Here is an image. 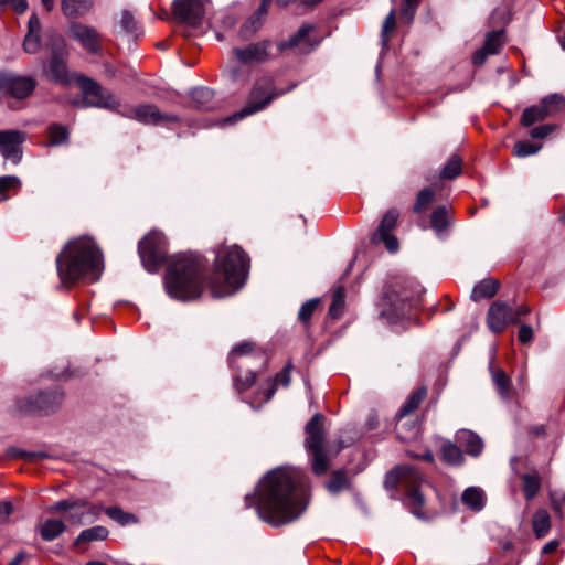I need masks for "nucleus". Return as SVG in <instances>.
<instances>
[{"instance_id":"f257e3e1","label":"nucleus","mask_w":565,"mask_h":565,"mask_svg":"<svg viewBox=\"0 0 565 565\" xmlns=\"http://www.w3.org/2000/svg\"><path fill=\"white\" fill-rule=\"evenodd\" d=\"M307 477L297 469L268 472L255 494L245 497L247 508L255 507L258 516L278 527L297 520L307 508Z\"/></svg>"},{"instance_id":"f03ea898","label":"nucleus","mask_w":565,"mask_h":565,"mask_svg":"<svg viewBox=\"0 0 565 565\" xmlns=\"http://www.w3.org/2000/svg\"><path fill=\"white\" fill-rule=\"evenodd\" d=\"M56 269L65 287L85 277L97 280L103 270V254L94 239L79 237L68 242L58 254Z\"/></svg>"},{"instance_id":"7ed1b4c3","label":"nucleus","mask_w":565,"mask_h":565,"mask_svg":"<svg viewBox=\"0 0 565 565\" xmlns=\"http://www.w3.org/2000/svg\"><path fill=\"white\" fill-rule=\"evenodd\" d=\"M204 282L203 259L193 254L175 256L170 263L164 277L168 295L178 300L198 298Z\"/></svg>"},{"instance_id":"20e7f679","label":"nucleus","mask_w":565,"mask_h":565,"mask_svg":"<svg viewBox=\"0 0 565 565\" xmlns=\"http://www.w3.org/2000/svg\"><path fill=\"white\" fill-rule=\"evenodd\" d=\"M215 266L224 276L226 289L220 290L214 281H211V292L220 298L232 294L233 289L244 285L249 269V259L246 253L233 245L220 252L215 259Z\"/></svg>"},{"instance_id":"39448f33","label":"nucleus","mask_w":565,"mask_h":565,"mask_svg":"<svg viewBox=\"0 0 565 565\" xmlns=\"http://www.w3.org/2000/svg\"><path fill=\"white\" fill-rule=\"evenodd\" d=\"M323 420L324 417L321 414H316L306 425L307 438L305 445L310 454L311 470L316 476L324 475L331 460L343 448L340 445L332 450L331 446L324 443Z\"/></svg>"},{"instance_id":"423d86ee","label":"nucleus","mask_w":565,"mask_h":565,"mask_svg":"<svg viewBox=\"0 0 565 565\" xmlns=\"http://www.w3.org/2000/svg\"><path fill=\"white\" fill-rule=\"evenodd\" d=\"M420 473L409 466H398L386 475L385 487L395 488L402 484L406 489V503L413 509L414 514L417 509L424 505V497L420 493V486L424 483Z\"/></svg>"},{"instance_id":"0eeeda50","label":"nucleus","mask_w":565,"mask_h":565,"mask_svg":"<svg viewBox=\"0 0 565 565\" xmlns=\"http://www.w3.org/2000/svg\"><path fill=\"white\" fill-rule=\"evenodd\" d=\"M284 89H277L271 77L258 78L252 88L249 98L245 107L224 120L225 124L238 121L247 116L265 109L273 99L284 95Z\"/></svg>"},{"instance_id":"6e6552de","label":"nucleus","mask_w":565,"mask_h":565,"mask_svg":"<svg viewBox=\"0 0 565 565\" xmlns=\"http://www.w3.org/2000/svg\"><path fill=\"white\" fill-rule=\"evenodd\" d=\"M141 263L147 271L156 273L167 256V241L161 232L152 231L138 245Z\"/></svg>"},{"instance_id":"1a4fd4ad","label":"nucleus","mask_w":565,"mask_h":565,"mask_svg":"<svg viewBox=\"0 0 565 565\" xmlns=\"http://www.w3.org/2000/svg\"><path fill=\"white\" fill-rule=\"evenodd\" d=\"M419 295V288L412 280L397 281L390 286L385 292L383 300L392 307L395 316L403 315L407 308L412 307L414 300Z\"/></svg>"},{"instance_id":"9d476101","label":"nucleus","mask_w":565,"mask_h":565,"mask_svg":"<svg viewBox=\"0 0 565 565\" xmlns=\"http://www.w3.org/2000/svg\"><path fill=\"white\" fill-rule=\"evenodd\" d=\"M79 86L83 93V106L117 109L120 107L118 98L106 88H103L95 81L82 77Z\"/></svg>"},{"instance_id":"9b49d317","label":"nucleus","mask_w":565,"mask_h":565,"mask_svg":"<svg viewBox=\"0 0 565 565\" xmlns=\"http://www.w3.org/2000/svg\"><path fill=\"white\" fill-rule=\"evenodd\" d=\"M63 399L58 391L39 392L17 403L21 414L47 415L54 412Z\"/></svg>"},{"instance_id":"f8f14e48","label":"nucleus","mask_w":565,"mask_h":565,"mask_svg":"<svg viewBox=\"0 0 565 565\" xmlns=\"http://www.w3.org/2000/svg\"><path fill=\"white\" fill-rule=\"evenodd\" d=\"M35 86L36 82L31 76L0 73V99L26 98L33 93Z\"/></svg>"},{"instance_id":"ddd939ff","label":"nucleus","mask_w":565,"mask_h":565,"mask_svg":"<svg viewBox=\"0 0 565 565\" xmlns=\"http://www.w3.org/2000/svg\"><path fill=\"white\" fill-rule=\"evenodd\" d=\"M118 113L145 125H160L178 120L175 116L162 114L157 106L151 104L125 106Z\"/></svg>"},{"instance_id":"4468645a","label":"nucleus","mask_w":565,"mask_h":565,"mask_svg":"<svg viewBox=\"0 0 565 565\" xmlns=\"http://www.w3.org/2000/svg\"><path fill=\"white\" fill-rule=\"evenodd\" d=\"M209 0H174V18L189 26H199L205 15V4Z\"/></svg>"},{"instance_id":"2eb2a0df","label":"nucleus","mask_w":565,"mask_h":565,"mask_svg":"<svg viewBox=\"0 0 565 565\" xmlns=\"http://www.w3.org/2000/svg\"><path fill=\"white\" fill-rule=\"evenodd\" d=\"M399 217V213L396 209L388 210L377 230L374 232V234L371 237V242L374 245L384 244L385 248L390 253H395L399 248L398 239L395 235L392 234L393 230L395 228L397 224V220Z\"/></svg>"},{"instance_id":"dca6fc26","label":"nucleus","mask_w":565,"mask_h":565,"mask_svg":"<svg viewBox=\"0 0 565 565\" xmlns=\"http://www.w3.org/2000/svg\"><path fill=\"white\" fill-rule=\"evenodd\" d=\"M487 323L494 333L503 332L511 323H516L514 309L504 301H494L487 313Z\"/></svg>"},{"instance_id":"f3484780","label":"nucleus","mask_w":565,"mask_h":565,"mask_svg":"<svg viewBox=\"0 0 565 565\" xmlns=\"http://www.w3.org/2000/svg\"><path fill=\"white\" fill-rule=\"evenodd\" d=\"M313 30V24H303L289 40L279 42L278 50L282 52L289 49H298L301 53L311 52L321 41L318 36L310 35Z\"/></svg>"},{"instance_id":"a211bd4d","label":"nucleus","mask_w":565,"mask_h":565,"mask_svg":"<svg viewBox=\"0 0 565 565\" xmlns=\"http://www.w3.org/2000/svg\"><path fill=\"white\" fill-rule=\"evenodd\" d=\"M68 38L78 42L88 53H100V34L92 26L73 23L68 30Z\"/></svg>"},{"instance_id":"6ab92c4d","label":"nucleus","mask_w":565,"mask_h":565,"mask_svg":"<svg viewBox=\"0 0 565 565\" xmlns=\"http://www.w3.org/2000/svg\"><path fill=\"white\" fill-rule=\"evenodd\" d=\"M271 42L260 41L245 47H234L233 55L243 64L264 63L270 56Z\"/></svg>"},{"instance_id":"aec40b11","label":"nucleus","mask_w":565,"mask_h":565,"mask_svg":"<svg viewBox=\"0 0 565 565\" xmlns=\"http://www.w3.org/2000/svg\"><path fill=\"white\" fill-rule=\"evenodd\" d=\"M24 141V135L18 130L0 131V152L6 160L18 163L21 160V143Z\"/></svg>"},{"instance_id":"412c9836","label":"nucleus","mask_w":565,"mask_h":565,"mask_svg":"<svg viewBox=\"0 0 565 565\" xmlns=\"http://www.w3.org/2000/svg\"><path fill=\"white\" fill-rule=\"evenodd\" d=\"M65 47L64 40L58 36L54 42V51L49 63L46 76L55 83L65 84L68 82L67 66L62 56L58 55Z\"/></svg>"},{"instance_id":"4be33fe9","label":"nucleus","mask_w":565,"mask_h":565,"mask_svg":"<svg viewBox=\"0 0 565 565\" xmlns=\"http://www.w3.org/2000/svg\"><path fill=\"white\" fill-rule=\"evenodd\" d=\"M239 358H258L262 364L267 362L266 354L250 341H243L231 350L228 354L230 366L235 367V363Z\"/></svg>"},{"instance_id":"5701e85b","label":"nucleus","mask_w":565,"mask_h":565,"mask_svg":"<svg viewBox=\"0 0 565 565\" xmlns=\"http://www.w3.org/2000/svg\"><path fill=\"white\" fill-rule=\"evenodd\" d=\"M457 443L471 456H479L483 449L481 438L471 430L461 429L456 434Z\"/></svg>"},{"instance_id":"b1692460","label":"nucleus","mask_w":565,"mask_h":565,"mask_svg":"<svg viewBox=\"0 0 565 565\" xmlns=\"http://www.w3.org/2000/svg\"><path fill=\"white\" fill-rule=\"evenodd\" d=\"M462 503L473 512H480L486 507L484 491L479 487H469L461 494Z\"/></svg>"},{"instance_id":"393cba45","label":"nucleus","mask_w":565,"mask_h":565,"mask_svg":"<svg viewBox=\"0 0 565 565\" xmlns=\"http://www.w3.org/2000/svg\"><path fill=\"white\" fill-rule=\"evenodd\" d=\"M38 532L46 541H53L63 534L66 530L64 521L60 519H46L38 525Z\"/></svg>"},{"instance_id":"a878e982","label":"nucleus","mask_w":565,"mask_h":565,"mask_svg":"<svg viewBox=\"0 0 565 565\" xmlns=\"http://www.w3.org/2000/svg\"><path fill=\"white\" fill-rule=\"evenodd\" d=\"M76 503L81 505V508H72V510L68 512L67 520L72 524H83L87 516H97L99 513V509L95 505H92L90 503L76 499Z\"/></svg>"},{"instance_id":"bb28decb","label":"nucleus","mask_w":565,"mask_h":565,"mask_svg":"<svg viewBox=\"0 0 565 565\" xmlns=\"http://www.w3.org/2000/svg\"><path fill=\"white\" fill-rule=\"evenodd\" d=\"M500 284L498 280L493 278H487L478 282L471 292V299L473 301H479L481 299L492 298L498 289Z\"/></svg>"},{"instance_id":"cd10ccee","label":"nucleus","mask_w":565,"mask_h":565,"mask_svg":"<svg viewBox=\"0 0 565 565\" xmlns=\"http://www.w3.org/2000/svg\"><path fill=\"white\" fill-rule=\"evenodd\" d=\"M491 376L499 395L503 399H509L511 393V380L508 374L501 369H495L491 370Z\"/></svg>"},{"instance_id":"c85d7f7f","label":"nucleus","mask_w":565,"mask_h":565,"mask_svg":"<svg viewBox=\"0 0 565 565\" xmlns=\"http://www.w3.org/2000/svg\"><path fill=\"white\" fill-rule=\"evenodd\" d=\"M93 6V0H62V11L67 17L86 13Z\"/></svg>"},{"instance_id":"c756f323","label":"nucleus","mask_w":565,"mask_h":565,"mask_svg":"<svg viewBox=\"0 0 565 565\" xmlns=\"http://www.w3.org/2000/svg\"><path fill=\"white\" fill-rule=\"evenodd\" d=\"M532 526L536 537H544L551 529V518L546 510H537L532 519Z\"/></svg>"},{"instance_id":"7c9ffc66","label":"nucleus","mask_w":565,"mask_h":565,"mask_svg":"<svg viewBox=\"0 0 565 565\" xmlns=\"http://www.w3.org/2000/svg\"><path fill=\"white\" fill-rule=\"evenodd\" d=\"M540 102L547 117L555 116L565 109V97L559 94H551Z\"/></svg>"},{"instance_id":"2f4dec72","label":"nucleus","mask_w":565,"mask_h":565,"mask_svg":"<svg viewBox=\"0 0 565 565\" xmlns=\"http://www.w3.org/2000/svg\"><path fill=\"white\" fill-rule=\"evenodd\" d=\"M109 532L105 526L96 525L90 529H86L79 533L75 544L88 543L94 541H104L108 537Z\"/></svg>"},{"instance_id":"473e14b6","label":"nucleus","mask_w":565,"mask_h":565,"mask_svg":"<svg viewBox=\"0 0 565 565\" xmlns=\"http://www.w3.org/2000/svg\"><path fill=\"white\" fill-rule=\"evenodd\" d=\"M291 364L288 363L275 377L268 383V388L265 392L264 401L268 402L276 392V384L279 383L282 386H288L291 380Z\"/></svg>"},{"instance_id":"72a5a7b5","label":"nucleus","mask_w":565,"mask_h":565,"mask_svg":"<svg viewBox=\"0 0 565 565\" xmlns=\"http://www.w3.org/2000/svg\"><path fill=\"white\" fill-rule=\"evenodd\" d=\"M548 118L541 102L537 105H533L523 110L521 117V124L525 127H530L537 121H543Z\"/></svg>"},{"instance_id":"f704fd0d","label":"nucleus","mask_w":565,"mask_h":565,"mask_svg":"<svg viewBox=\"0 0 565 565\" xmlns=\"http://www.w3.org/2000/svg\"><path fill=\"white\" fill-rule=\"evenodd\" d=\"M541 489V478L536 472L522 476V490L527 501L532 500Z\"/></svg>"},{"instance_id":"c9c22d12","label":"nucleus","mask_w":565,"mask_h":565,"mask_svg":"<svg viewBox=\"0 0 565 565\" xmlns=\"http://www.w3.org/2000/svg\"><path fill=\"white\" fill-rule=\"evenodd\" d=\"M427 395V388L420 387L417 391H415L408 399L405 402V404L401 407L398 411V418L402 419L403 417L407 416L412 412H414L419 404L424 401V398Z\"/></svg>"},{"instance_id":"e433bc0d","label":"nucleus","mask_w":565,"mask_h":565,"mask_svg":"<svg viewBox=\"0 0 565 565\" xmlns=\"http://www.w3.org/2000/svg\"><path fill=\"white\" fill-rule=\"evenodd\" d=\"M349 484H350V482L347 477V472L342 469H339V470H334L331 473L330 479L326 484V488L330 493L337 494V493L341 492L342 490L349 488Z\"/></svg>"},{"instance_id":"4c0bfd02","label":"nucleus","mask_w":565,"mask_h":565,"mask_svg":"<svg viewBox=\"0 0 565 565\" xmlns=\"http://www.w3.org/2000/svg\"><path fill=\"white\" fill-rule=\"evenodd\" d=\"M430 223L437 234L444 232L449 225L448 209L438 206L431 214Z\"/></svg>"},{"instance_id":"58836bf2","label":"nucleus","mask_w":565,"mask_h":565,"mask_svg":"<svg viewBox=\"0 0 565 565\" xmlns=\"http://www.w3.org/2000/svg\"><path fill=\"white\" fill-rule=\"evenodd\" d=\"M504 39H503V31H492L489 32L486 36L483 47L488 53L498 54L503 46Z\"/></svg>"},{"instance_id":"ea45409f","label":"nucleus","mask_w":565,"mask_h":565,"mask_svg":"<svg viewBox=\"0 0 565 565\" xmlns=\"http://www.w3.org/2000/svg\"><path fill=\"white\" fill-rule=\"evenodd\" d=\"M344 296L345 291L342 286H338L333 289L332 302L329 309V315L332 318H339L342 315L344 308Z\"/></svg>"},{"instance_id":"a19ab883","label":"nucleus","mask_w":565,"mask_h":565,"mask_svg":"<svg viewBox=\"0 0 565 565\" xmlns=\"http://www.w3.org/2000/svg\"><path fill=\"white\" fill-rule=\"evenodd\" d=\"M441 455L444 460L451 465L460 463L462 460L460 448L451 441H447L443 445Z\"/></svg>"},{"instance_id":"79ce46f5","label":"nucleus","mask_w":565,"mask_h":565,"mask_svg":"<svg viewBox=\"0 0 565 565\" xmlns=\"http://www.w3.org/2000/svg\"><path fill=\"white\" fill-rule=\"evenodd\" d=\"M105 512L111 520L116 521L120 525H127L137 522V518L134 514L127 513L118 507H109L105 510Z\"/></svg>"},{"instance_id":"37998d69","label":"nucleus","mask_w":565,"mask_h":565,"mask_svg":"<svg viewBox=\"0 0 565 565\" xmlns=\"http://www.w3.org/2000/svg\"><path fill=\"white\" fill-rule=\"evenodd\" d=\"M461 159L458 156H452L440 172L441 179H455L461 173Z\"/></svg>"},{"instance_id":"c03bdc74","label":"nucleus","mask_w":565,"mask_h":565,"mask_svg":"<svg viewBox=\"0 0 565 565\" xmlns=\"http://www.w3.org/2000/svg\"><path fill=\"white\" fill-rule=\"evenodd\" d=\"M434 199H435V192L431 189H429V188L423 189L417 194L416 201L414 203V206H413L414 213H420L424 210H426L431 204Z\"/></svg>"},{"instance_id":"a18cd8bd","label":"nucleus","mask_w":565,"mask_h":565,"mask_svg":"<svg viewBox=\"0 0 565 565\" xmlns=\"http://www.w3.org/2000/svg\"><path fill=\"white\" fill-rule=\"evenodd\" d=\"M541 148L542 145L540 143L518 141L513 147V154L519 158H524L537 153Z\"/></svg>"},{"instance_id":"49530a36","label":"nucleus","mask_w":565,"mask_h":565,"mask_svg":"<svg viewBox=\"0 0 565 565\" xmlns=\"http://www.w3.org/2000/svg\"><path fill=\"white\" fill-rule=\"evenodd\" d=\"M263 20L259 17L253 14L241 28L239 36L242 39H248L254 35L262 26Z\"/></svg>"},{"instance_id":"de8ad7c7","label":"nucleus","mask_w":565,"mask_h":565,"mask_svg":"<svg viewBox=\"0 0 565 565\" xmlns=\"http://www.w3.org/2000/svg\"><path fill=\"white\" fill-rule=\"evenodd\" d=\"M419 0H403L401 7V19L406 24H411L416 10L418 8Z\"/></svg>"},{"instance_id":"09e8293b","label":"nucleus","mask_w":565,"mask_h":565,"mask_svg":"<svg viewBox=\"0 0 565 565\" xmlns=\"http://www.w3.org/2000/svg\"><path fill=\"white\" fill-rule=\"evenodd\" d=\"M396 26V12L394 9L391 10V12L386 15L383 25H382V32L381 38L383 45L386 46L390 41V33L395 30Z\"/></svg>"},{"instance_id":"8fccbe9b","label":"nucleus","mask_w":565,"mask_h":565,"mask_svg":"<svg viewBox=\"0 0 565 565\" xmlns=\"http://www.w3.org/2000/svg\"><path fill=\"white\" fill-rule=\"evenodd\" d=\"M50 142L52 145H61L68 138L67 129L62 125H53L49 129Z\"/></svg>"},{"instance_id":"3c124183","label":"nucleus","mask_w":565,"mask_h":565,"mask_svg":"<svg viewBox=\"0 0 565 565\" xmlns=\"http://www.w3.org/2000/svg\"><path fill=\"white\" fill-rule=\"evenodd\" d=\"M318 303V299H310L306 301L299 309L298 320L302 323H308L313 312L316 311Z\"/></svg>"},{"instance_id":"603ef678","label":"nucleus","mask_w":565,"mask_h":565,"mask_svg":"<svg viewBox=\"0 0 565 565\" xmlns=\"http://www.w3.org/2000/svg\"><path fill=\"white\" fill-rule=\"evenodd\" d=\"M255 380H256V373L253 371H249L246 373L245 376L237 374L234 380V385H235L236 390L239 393H242V392H245L248 388H250L254 385Z\"/></svg>"},{"instance_id":"864d4df0","label":"nucleus","mask_w":565,"mask_h":565,"mask_svg":"<svg viewBox=\"0 0 565 565\" xmlns=\"http://www.w3.org/2000/svg\"><path fill=\"white\" fill-rule=\"evenodd\" d=\"M76 499L61 500L47 508L50 513H68L72 508H78Z\"/></svg>"},{"instance_id":"5fc2aeb1","label":"nucleus","mask_w":565,"mask_h":565,"mask_svg":"<svg viewBox=\"0 0 565 565\" xmlns=\"http://www.w3.org/2000/svg\"><path fill=\"white\" fill-rule=\"evenodd\" d=\"M213 97V92L207 87L195 88L192 92V99L198 104L199 107H204V103L209 102Z\"/></svg>"},{"instance_id":"6e6d98bb","label":"nucleus","mask_w":565,"mask_h":565,"mask_svg":"<svg viewBox=\"0 0 565 565\" xmlns=\"http://www.w3.org/2000/svg\"><path fill=\"white\" fill-rule=\"evenodd\" d=\"M23 47L26 53H36L40 50L39 33H28L23 42Z\"/></svg>"},{"instance_id":"4d7b16f0","label":"nucleus","mask_w":565,"mask_h":565,"mask_svg":"<svg viewBox=\"0 0 565 565\" xmlns=\"http://www.w3.org/2000/svg\"><path fill=\"white\" fill-rule=\"evenodd\" d=\"M21 182L14 175H4L0 178V194H4L9 190L19 189Z\"/></svg>"},{"instance_id":"13d9d810","label":"nucleus","mask_w":565,"mask_h":565,"mask_svg":"<svg viewBox=\"0 0 565 565\" xmlns=\"http://www.w3.org/2000/svg\"><path fill=\"white\" fill-rule=\"evenodd\" d=\"M556 126L552 124H545L536 126L530 131V136L534 139H543L551 135L555 130Z\"/></svg>"},{"instance_id":"bf43d9fd","label":"nucleus","mask_w":565,"mask_h":565,"mask_svg":"<svg viewBox=\"0 0 565 565\" xmlns=\"http://www.w3.org/2000/svg\"><path fill=\"white\" fill-rule=\"evenodd\" d=\"M51 456L45 451H28L24 450L22 454V459L26 462H36L42 459H49Z\"/></svg>"},{"instance_id":"052dcab7","label":"nucleus","mask_w":565,"mask_h":565,"mask_svg":"<svg viewBox=\"0 0 565 565\" xmlns=\"http://www.w3.org/2000/svg\"><path fill=\"white\" fill-rule=\"evenodd\" d=\"M519 341L522 343H529L533 339V329L527 324H522L518 333Z\"/></svg>"},{"instance_id":"680f3d73","label":"nucleus","mask_w":565,"mask_h":565,"mask_svg":"<svg viewBox=\"0 0 565 565\" xmlns=\"http://www.w3.org/2000/svg\"><path fill=\"white\" fill-rule=\"evenodd\" d=\"M121 25L125 30H127L129 32H132L136 30V21L130 12H128V11L122 12Z\"/></svg>"},{"instance_id":"e2e57ef3","label":"nucleus","mask_w":565,"mask_h":565,"mask_svg":"<svg viewBox=\"0 0 565 565\" xmlns=\"http://www.w3.org/2000/svg\"><path fill=\"white\" fill-rule=\"evenodd\" d=\"M12 512H13V505L11 502H8V501L0 502V520L1 521L7 520Z\"/></svg>"},{"instance_id":"0e129e2a","label":"nucleus","mask_w":565,"mask_h":565,"mask_svg":"<svg viewBox=\"0 0 565 565\" xmlns=\"http://www.w3.org/2000/svg\"><path fill=\"white\" fill-rule=\"evenodd\" d=\"M488 55H491L490 53H488V51L484 50V47L482 46L481 49H479L478 51L475 52L473 56H472V62L475 65H482Z\"/></svg>"},{"instance_id":"69168bd1","label":"nucleus","mask_w":565,"mask_h":565,"mask_svg":"<svg viewBox=\"0 0 565 565\" xmlns=\"http://www.w3.org/2000/svg\"><path fill=\"white\" fill-rule=\"evenodd\" d=\"M29 32L28 33H39L41 29V23L36 14H32L29 19Z\"/></svg>"},{"instance_id":"338daca9","label":"nucleus","mask_w":565,"mask_h":565,"mask_svg":"<svg viewBox=\"0 0 565 565\" xmlns=\"http://www.w3.org/2000/svg\"><path fill=\"white\" fill-rule=\"evenodd\" d=\"M7 3H11L14 11L18 13H23L28 9V1L26 0H8Z\"/></svg>"},{"instance_id":"774afa93","label":"nucleus","mask_w":565,"mask_h":565,"mask_svg":"<svg viewBox=\"0 0 565 565\" xmlns=\"http://www.w3.org/2000/svg\"><path fill=\"white\" fill-rule=\"evenodd\" d=\"M270 2L271 0H262L258 9L256 10V12L254 13L256 17H259L262 20L264 19V17L267 14L268 12V8L270 6Z\"/></svg>"}]
</instances>
